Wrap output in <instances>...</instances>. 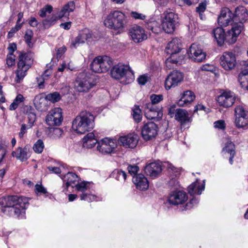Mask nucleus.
<instances>
[{"mask_svg": "<svg viewBox=\"0 0 248 248\" xmlns=\"http://www.w3.org/2000/svg\"><path fill=\"white\" fill-rule=\"evenodd\" d=\"M29 204L28 198L17 196H8L0 199L1 212L6 215L14 217H18L24 213Z\"/></svg>", "mask_w": 248, "mask_h": 248, "instance_id": "obj_1", "label": "nucleus"}, {"mask_svg": "<svg viewBox=\"0 0 248 248\" xmlns=\"http://www.w3.org/2000/svg\"><path fill=\"white\" fill-rule=\"evenodd\" d=\"M248 17L247 10L243 6L237 7L233 14L234 24L231 30L229 31L227 40L230 43H234L237 37L243 30V22L247 20Z\"/></svg>", "mask_w": 248, "mask_h": 248, "instance_id": "obj_2", "label": "nucleus"}, {"mask_svg": "<svg viewBox=\"0 0 248 248\" xmlns=\"http://www.w3.org/2000/svg\"><path fill=\"white\" fill-rule=\"evenodd\" d=\"M94 119L91 112L82 111L73 121L72 128L76 133L83 134L93 128Z\"/></svg>", "mask_w": 248, "mask_h": 248, "instance_id": "obj_3", "label": "nucleus"}, {"mask_svg": "<svg viewBox=\"0 0 248 248\" xmlns=\"http://www.w3.org/2000/svg\"><path fill=\"white\" fill-rule=\"evenodd\" d=\"M17 68L16 70L15 81L20 83L27 75V71L33 62V54L31 51H19Z\"/></svg>", "mask_w": 248, "mask_h": 248, "instance_id": "obj_4", "label": "nucleus"}, {"mask_svg": "<svg viewBox=\"0 0 248 248\" xmlns=\"http://www.w3.org/2000/svg\"><path fill=\"white\" fill-rule=\"evenodd\" d=\"M126 23L125 15L119 11L110 13L104 21L105 26L112 30L116 34L124 31Z\"/></svg>", "mask_w": 248, "mask_h": 248, "instance_id": "obj_5", "label": "nucleus"}, {"mask_svg": "<svg viewBox=\"0 0 248 248\" xmlns=\"http://www.w3.org/2000/svg\"><path fill=\"white\" fill-rule=\"evenodd\" d=\"M181 49V42L178 38H173L168 44L165 51L168 54L170 55L166 61V65L168 68H173L171 64H177L183 59V56H179L178 54Z\"/></svg>", "mask_w": 248, "mask_h": 248, "instance_id": "obj_6", "label": "nucleus"}, {"mask_svg": "<svg viewBox=\"0 0 248 248\" xmlns=\"http://www.w3.org/2000/svg\"><path fill=\"white\" fill-rule=\"evenodd\" d=\"M111 77L116 79H123L125 84L133 81L135 76L133 71L128 65L119 63L113 66L111 70Z\"/></svg>", "mask_w": 248, "mask_h": 248, "instance_id": "obj_7", "label": "nucleus"}, {"mask_svg": "<svg viewBox=\"0 0 248 248\" xmlns=\"http://www.w3.org/2000/svg\"><path fill=\"white\" fill-rule=\"evenodd\" d=\"M113 64L110 57L107 56H98L93 61L91 68L95 73H104L107 72Z\"/></svg>", "mask_w": 248, "mask_h": 248, "instance_id": "obj_8", "label": "nucleus"}, {"mask_svg": "<svg viewBox=\"0 0 248 248\" xmlns=\"http://www.w3.org/2000/svg\"><path fill=\"white\" fill-rule=\"evenodd\" d=\"M162 20V26L163 30L168 33H172L178 22V16L172 12L165 11Z\"/></svg>", "mask_w": 248, "mask_h": 248, "instance_id": "obj_9", "label": "nucleus"}, {"mask_svg": "<svg viewBox=\"0 0 248 248\" xmlns=\"http://www.w3.org/2000/svg\"><path fill=\"white\" fill-rule=\"evenodd\" d=\"M95 85L93 78L88 76H79L75 82V89L79 93L88 92Z\"/></svg>", "mask_w": 248, "mask_h": 248, "instance_id": "obj_10", "label": "nucleus"}, {"mask_svg": "<svg viewBox=\"0 0 248 248\" xmlns=\"http://www.w3.org/2000/svg\"><path fill=\"white\" fill-rule=\"evenodd\" d=\"M235 124L239 128H244L248 125V111L241 106H238L235 108Z\"/></svg>", "mask_w": 248, "mask_h": 248, "instance_id": "obj_11", "label": "nucleus"}, {"mask_svg": "<svg viewBox=\"0 0 248 248\" xmlns=\"http://www.w3.org/2000/svg\"><path fill=\"white\" fill-rule=\"evenodd\" d=\"M63 120L62 109L60 108H56L51 110L46 117V123L52 126L60 125Z\"/></svg>", "mask_w": 248, "mask_h": 248, "instance_id": "obj_12", "label": "nucleus"}, {"mask_svg": "<svg viewBox=\"0 0 248 248\" xmlns=\"http://www.w3.org/2000/svg\"><path fill=\"white\" fill-rule=\"evenodd\" d=\"M236 98L234 93L230 91H225L218 96L217 101L220 106L229 108L232 106Z\"/></svg>", "mask_w": 248, "mask_h": 248, "instance_id": "obj_13", "label": "nucleus"}, {"mask_svg": "<svg viewBox=\"0 0 248 248\" xmlns=\"http://www.w3.org/2000/svg\"><path fill=\"white\" fill-rule=\"evenodd\" d=\"M220 65L225 70H231L236 64V58L231 52H225L220 57Z\"/></svg>", "mask_w": 248, "mask_h": 248, "instance_id": "obj_14", "label": "nucleus"}, {"mask_svg": "<svg viewBox=\"0 0 248 248\" xmlns=\"http://www.w3.org/2000/svg\"><path fill=\"white\" fill-rule=\"evenodd\" d=\"M158 127L154 122L145 124L141 130V135L145 140H149L155 137L157 134Z\"/></svg>", "mask_w": 248, "mask_h": 248, "instance_id": "obj_15", "label": "nucleus"}, {"mask_svg": "<svg viewBox=\"0 0 248 248\" xmlns=\"http://www.w3.org/2000/svg\"><path fill=\"white\" fill-rule=\"evenodd\" d=\"M188 57L195 62H200L206 58V54L201 47L196 44L191 45L187 51Z\"/></svg>", "mask_w": 248, "mask_h": 248, "instance_id": "obj_16", "label": "nucleus"}, {"mask_svg": "<svg viewBox=\"0 0 248 248\" xmlns=\"http://www.w3.org/2000/svg\"><path fill=\"white\" fill-rule=\"evenodd\" d=\"M145 116L148 119L159 121L162 116V112L160 108L153 105L152 104H145L144 105Z\"/></svg>", "mask_w": 248, "mask_h": 248, "instance_id": "obj_17", "label": "nucleus"}, {"mask_svg": "<svg viewBox=\"0 0 248 248\" xmlns=\"http://www.w3.org/2000/svg\"><path fill=\"white\" fill-rule=\"evenodd\" d=\"M218 23L221 26H227L229 25L233 26L234 24L233 14L229 8L222 9L218 17Z\"/></svg>", "mask_w": 248, "mask_h": 248, "instance_id": "obj_18", "label": "nucleus"}, {"mask_svg": "<svg viewBox=\"0 0 248 248\" xmlns=\"http://www.w3.org/2000/svg\"><path fill=\"white\" fill-rule=\"evenodd\" d=\"M183 79L182 73L178 71H173L167 77L165 81V88L169 90L177 86Z\"/></svg>", "mask_w": 248, "mask_h": 248, "instance_id": "obj_19", "label": "nucleus"}, {"mask_svg": "<svg viewBox=\"0 0 248 248\" xmlns=\"http://www.w3.org/2000/svg\"><path fill=\"white\" fill-rule=\"evenodd\" d=\"M129 34L132 40L136 43L141 42L147 38L144 29L138 25L132 27L129 29Z\"/></svg>", "mask_w": 248, "mask_h": 248, "instance_id": "obj_20", "label": "nucleus"}, {"mask_svg": "<svg viewBox=\"0 0 248 248\" xmlns=\"http://www.w3.org/2000/svg\"><path fill=\"white\" fill-rule=\"evenodd\" d=\"M92 37L91 31L88 29L82 30L78 36L71 41V47L76 48L80 45L83 44L89 39Z\"/></svg>", "mask_w": 248, "mask_h": 248, "instance_id": "obj_21", "label": "nucleus"}, {"mask_svg": "<svg viewBox=\"0 0 248 248\" xmlns=\"http://www.w3.org/2000/svg\"><path fill=\"white\" fill-rule=\"evenodd\" d=\"M188 199L186 193L183 191H177L172 192L168 198L170 204L176 205L182 204Z\"/></svg>", "mask_w": 248, "mask_h": 248, "instance_id": "obj_22", "label": "nucleus"}, {"mask_svg": "<svg viewBox=\"0 0 248 248\" xmlns=\"http://www.w3.org/2000/svg\"><path fill=\"white\" fill-rule=\"evenodd\" d=\"M115 147V144L112 140L105 138L98 141L97 149L102 153L109 154L112 152Z\"/></svg>", "mask_w": 248, "mask_h": 248, "instance_id": "obj_23", "label": "nucleus"}, {"mask_svg": "<svg viewBox=\"0 0 248 248\" xmlns=\"http://www.w3.org/2000/svg\"><path fill=\"white\" fill-rule=\"evenodd\" d=\"M139 141L138 136L135 134H130L119 138V142L125 148H135Z\"/></svg>", "mask_w": 248, "mask_h": 248, "instance_id": "obj_24", "label": "nucleus"}, {"mask_svg": "<svg viewBox=\"0 0 248 248\" xmlns=\"http://www.w3.org/2000/svg\"><path fill=\"white\" fill-rule=\"evenodd\" d=\"M145 172L147 175L154 178L158 176L162 171L161 164L158 162H152L147 164L144 168Z\"/></svg>", "mask_w": 248, "mask_h": 248, "instance_id": "obj_25", "label": "nucleus"}, {"mask_svg": "<svg viewBox=\"0 0 248 248\" xmlns=\"http://www.w3.org/2000/svg\"><path fill=\"white\" fill-rule=\"evenodd\" d=\"M175 120L179 122L181 125H184L192 121L187 111L182 108H177L175 112Z\"/></svg>", "mask_w": 248, "mask_h": 248, "instance_id": "obj_26", "label": "nucleus"}, {"mask_svg": "<svg viewBox=\"0 0 248 248\" xmlns=\"http://www.w3.org/2000/svg\"><path fill=\"white\" fill-rule=\"evenodd\" d=\"M195 98V94L192 92L188 90L185 91L178 101L177 104L182 107L187 106L194 101Z\"/></svg>", "mask_w": 248, "mask_h": 248, "instance_id": "obj_27", "label": "nucleus"}, {"mask_svg": "<svg viewBox=\"0 0 248 248\" xmlns=\"http://www.w3.org/2000/svg\"><path fill=\"white\" fill-rule=\"evenodd\" d=\"M133 182L137 188L141 190H146L149 187V183L147 178L142 174H138L134 176Z\"/></svg>", "mask_w": 248, "mask_h": 248, "instance_id": "obj_28", "label": "nucleus"}, {"mask_svg": "<svg viewBox=\"0 0 248 248\" xmlns=\"http://www.w3.org/2000/svg\"><path fill=\"white\" fill-rule=\"evenodd\" d=\"M12 154L13 157H16L22 162L27 160L31 156L30 150L27 147L23 148L18 147L16 151H13Z\"/></svg>", "mask_w": 248, "mask_h": 248, "instance_id": "obj_29", "label": "nucleus"}, {"mask_svg": "<svg viewBox=\"0 0 248 248\" xmlns=\"http://www.w3.org/2000/svg\"><path fill=\"white\" fill-rule=\"evenodd\" d=\"M214 36L219 46H222L225 40L229 44H233V43H230L227 40V37L229 35L225 36L224 31L222 27H217L213 31Z\"/></svg>", "mask_w": 248, "mask_h": 248, "instance_id": "obj_30", "label": "nucleus"}, {"mask_svg": "<svg viewBox=\"0 0 248 248\" xmlns=\"http://www.w3.org/2000/svg\"><path fill=\"white\" fill-rule=\"evenodd\" d=\"M204 188V181H203V184L200 185L199 180L197 179L188 187L187 190L190 195L193 196L196 194H201Z\"/></svg>", "mask_w": 248, "mask_h": 248, "instance_id": "obj_31", "label": "nucleus"}, {"mask_svg": "<svg viewBox=\"0 0 248 248\" xmlns=\"http://www.w3.org/2000/svg\"><path fill=\"white\" fill-rule=\"evenodd\" d=\"M83 145L84 147L91 148L93 147L96 143L98 144V141L95 138L93 133H89L87 134L82 139Z\"/></svg>", "mask_w": 248, "mask_h": 248, "instance_id": "obj_32", "label": "nucleus"}, {"mask_svg": "<svg viewBox=\"0 0 248 248\" xmlns=\"http://www.w3.org/2000/svg\"><path fill=\"white\" fill-rule=\"evenodd\" d=\"M75 5L73 1H71L65 4L58 13V17L60 19L64 16H68L69 13L74 11Z\"/></svg>", "mask_w": 248, "mask_h": 248, "instance_id": "obj_33", "label": "nucleus"}, {"mask_svg": "<svg viewBox=\"0 0 248 248\" xmlns=\"http://www.w3.org/2000/svg\"><path fill=\"white\" fill-rule=\"evenodd\" d=\"M63 181L65 182L66 188L69 186L74 187L78 182V176L73 172H68L63 177Z\"/></svg>", "mask_w": 248, "mask_h": 248, "instance_id": "obj_34", "label": "nucleus"}, {"mask_svg": "<svg viewBox=\"0 0 248 248\" xmlns=\"http://www.w3.org/2000/svg\"><path fill=\"white\" fill-rule=\"evenodd\" d=\"M238 78L241 87L248 90V69H243L239 73Z\"/></svg>", "mask_w": 248, "mask_h": 248, "instance_id": "obj_35", "label": "nucleus"}, {"mask_svg": "<svg viewBox=\"0 0 248 248\" xmlns=\"http://www.w3.org/2000/svg\"><path fill=\"white\" fill-rule=\"evenodd\" d=\"M26 115L28 119V124L33 126L36 120V114L34 109L31 106H27Z\"/></svg>", "mask_w": 248, "mask_h": 248, "instance_id": "obj_36", "label": "nucleus"}, {"mask_svg": "<svg viewBox=\"0 0 248 248\" xmlns=\"http://www.w3.org/2000/svg\"><path fill=\"white\" fill-rule=\"evenodd\" d=\"M111 175L113 178L121 182H124L127 176L125 171L118 169L114 170L112 172Z\"/></svg>", "mask_w": 248, "mask_h": 248, "instance_id": "obj_37", "label": "nucleus"}, {"mask_svg": "<svg viewBox=\"0 0 248 248\" xmlns=\"http://www.w3.org/2000/svg\"><path fill=\"white\" fill-rule=\"evenodd\" d=\"M228 142L226 143L225 147L223 149V151H225L230 154V155H235V147L233 143L231 141V140H233L235 141L233 137H230L228 138Z\"/></svg>", "mask_w": 248, "mask_h": 248, "instance_id": "obj_38", "label": "nucleus"}, {"mask_svg": "<svg viewBox=\"0 0 248 248\" xmlns=\"http://www.w3.org/2000/svg\"><path fill=\"white\" fill-rule=\"evenodd\" d=\"M51 71L49 69L45 70L44 74L42 76L39 78H37V83L38 87L40 89H42L44 87V82L46 80H47L50 75L51 74Z\"/></svg>", "mask_w": 248, "mask_h": 248, "instance_id": "obj_39", "label": "nucleus"}, {"mask_svg": "<svg viewBox=\"0 0 248 248\" xmlns=\"http://www.w3.org/2000/svg\"><path fill=\"white\" fill-rule=\"evenodd\" d=\"M80 198L82 201H85L88 202L97 201L99 200V198L96 196L86 192L81 193L80 195Z\"/></svg>", "mask_w": 248, "mask_h": 248, "instance_id": "obj_40", "label": "nucleus"}, {"mask_svg": "<svg viewBox=\"0 0 248 248\" xmlns=\"http://www.w3.org/2000/svg\"><path fill=\"white\" fill-rule=\"evenodd\" d=\"M90 185L91 184L89 182L83 181L80 183L78 182L75 187L78 191H80L82 193L90 188Z\"/></svg>", "mask_w": 248, "mask_h": 248, "instance_id": "obj_41", "label": "nucleus"}, {"mask_svg": "<svg viewBox=\"0 0 248 248\" xmlns=\"http://www.w3.org/2000/svg\"><path fill=\"white\" fill-rule=\"evenodd\" d=\"M133 111V118L137 123H139L141 121L142 118V114L141 110L138 106H135Z\"/></svg>", "mask_w": 248, "mask_h": 248, "instance_id": "obj_42", "label": "nucleus"}, {"mask_svg": "<svg viewBox=\"0 0 248 248\" xmlns=\"http://www.w3.org/2000/svg\"><path fill=\"white\" fill-rule=\"evenodd\" d=\"M45 98L46 100L54 103L59 101L61 99V96L59 93L54 92L47 94Z\"/></svg>", "mask_w": 248, "mask_h": 248, "instance_id": "obj_43", "label": "nucleus"}, {"mask_svg": "<svg viewBox=\"0 0 248 248\" xmlns=\"http://www.w3.org/2000/svg\"><path fill=\"white\" fill-rule=\"evenodd\" d=\"M147 28L148 30H151L153 32L155 33H157L160 31L159 24L155 20L151 21L147 23Z\"/></svg>", "mask_w": 248, "mask_h": 248, "instance_id": "obj_44", "label": "nucleus"}, {"mask_svg": "<svg viewBox=\"0 0 248 248\" xmlns=\"http://www.w3.org/2000/svg\"><path fill=\"white\" fill-rule=\"evenodd\" d=\"M24 99V98L22 95L20 94L17 95L13 102L10 105L9 109L11 110L16 109L17 108L18 105L23 101Z\"/></svg>", "mask_w": 248, "mask_h": 248, "instance_id": "obj_45", "label": "nucleus"}, {"mask_svg": "<svg viewBox=\"0 0 248 248\" xmlns=\"http://www.w3.org/2000/svg\"><path fill=\"white\" fill-rule=\"evenodd\" d=\"M23 17V13L22 12H20L18 13L17 15V20L16 22V24L14 28H13L11 31L9 32V34L11 33V32H12L13 33L16 32L17 31H18L22 27L23 25V23H20Z\"/></svg>", "mask_w": 248, "mask_h": 248, "instance_id": "obj_46", "label": "nucleus"}, {"mask_svg": "<svg viewBox=\"0 0 248 248\" xmlns=\"http://www.w3.org/2000/svg\"><path fill=\"white\" fill-rule=\"evenodd\" d=\"M44 148V144L42 140H38L33 146L34 151L37 154L41 153Z\"/></svg>", "mask_w": 248, "mask_h": 248, "instance_id": "obj_47", "label": "nucleus"}, {"mask_svg": "<svg viewBox=\"0 0 248 248\" xmlns=\"http://www.w3.org/2000/svg\"><path fill=\"white\" fill-rule=\"evenodd\" d=\"M163 99V96L162 94H152L150 95L151 103H147V104H152L155 106V104L159 103Z\"/></svg>", "mask_w": 248, "mask_h": 248, "instance_id": "obj_48", "label": "nucleus"}, {"mask_svg": "<svg viewBox=\"0 0 248 248\" xmlns=\"http://www.w3.org/2000/svg\"><path fill=\"white\" fill-rule=\"evenodd\" d=\"M53 8L50 5H47L43 8L41 9L39 11V16L41 17H46V12L50 14L52 11Z\"/></svg>", "mask_w": 248, "mask_h": 248, "instance_id": "obj_49", "label": "nucleus"}, {"mask_svg": "<svg viewBox=\"0 0 248 248\" xmlns=\"http://www.w3.org/2000/svg\"><path fill=\"white\" fill-rule=\"evenodd\" d=\"M32 127V125L29 124H22L20 129V132L18 133L19 138L20 139L22 138L24 136V135L26 133L27 130Z\"/></svg>", "mask_w": 248, "mask_h": 248, "instance_id": "obj_50", "label": "nucleus"}, {"mask_svg": "<svg viewBox=\"0 0 248 248\" xmlns=\"http://www.w3.org/2000/svg\"><path fill=\"white\" fill-rule=\"evenodd\" d=\"M33 36V32L31 30H27L26 31L24 38L26 43L30 46L31 43V40Z\"/></svg>", "mask_w": 248, "mask_h": 248, "instance_id": "obj_51", "label": "nucleus"}, {"mask_svg": "<svg viewBox=\"0 0 248 248\" xmlns=\"http://www.w3.org/2000/svg\"><path fill=\"white\" fill-rule=\"evenodd\" d=\"M6 63L9 67L15 64V56L13 54H9L7 56Z\"/></svg>", "mask_w": 248, "mask_h": 248, "instance_id": "obj_52", "label": "nucleus"}, {"mask_svg": "<svg viewBox=\"0 0 248 248\" xmlns=\"http://www.w3.org/2000/svg\"><path fill=\"white\" fill-rule=\"evenodd\" d=\"M207 0H203L199 4V6L196 8V11L198 13L200 14L201 13H203L205 10L207 6Z\"/></svg>", "mask_w": 248, "mask_h": 248, "instance_id": "obj_53", "label": "nucleus"}, {"mask_svg": "<svg viewBox=\"0 0 248 248\" xmlns=\"http://www.w3.org/2000/svg\"><path fill=\"white\" fill-rule=\"evenodd\" d=\"M127 170L131 175L135 176L139 170V168L137 165H129L127 167Z\"/></svg>", "mask_w": 248, "mask_h": 248, "instance_id": "obj_54", "label": "nucleus"}, {"mask_svg": "<svg viewBox=\"0 0 248 248\" xmlns=\"http://www.w3.org/2000/svg\"><path fill=\"white\" fill-rule=\"evenodd\" d=\"M35 191L36 193L45 194L47 193L46 189L42 185L37 184L35 186Z\"/></svg>", "mask_w": 248, "mask_h": 248, "instance_id": "obj_55", "label": "nucleus"}, {"mask_svg": "<svg viewBox=\"0 0 248 248\" xmlns=\"http://www.w3.org/2000/svg\"><path fill=\"white\" fill-rule=\"evenodd\" d=\"M130 14L131 16L136 19L144 20L146 17L145 15L136 12H132Z\"/></svg>", "mask_w": 248, "mask_h": 248, "instance_id": "obj_56", "label": "nucleus"}, {"mask_svg": "<svg viewBox=\"0 0 248 248\" xmlns=\"http://www.w3.org/2000/svg\"><path fill=\"white\" fill-rule=\"evenodd\" d=\"M214 126L218 129H224L225 127V124L224 121H217L214 123Z\"/></svg>", "mask_w": 248, "mask_h": 248, "instance_id": "obj_57", "label": "nucleus"}, {"mask_svg": "<svg viewBox=\"0 0 248 248\" xmlns=\"http://www.w3.org/2000/svg\"><path fill=\"white\" fill-rule=\"evenodd\" d=\"M66 50V48L64 46L59 48L57 51L56 53L57 58H60L65 53Z\"/></svg>", "mask_w": 248, "mask_h": 248, "instance_id": "obj_58", "label": "nucleus"}, {"mask_svg": "<svg viewBox=\"0 0 248 248\" xmlns=\"http://www.w3.org/2000/svg\"><path fill=\"white\" fill-rule=\"evenodd\" d=\"M147 80H148L147 76H146L145 75L140 76L138 78V81L139 83L142 85L145 84V83L147 82Z\"/></svg>", "mask_w": 248, "mask_h": 248, "instance_id": "obj_59", "label": "nucleus"}, {"mask_svg": "<svg viewBox=\"0 0 248 248\" xmlns=\"http://www.w3.org/2000/svg\"><path fill=\"white\" fill-rule=\"evenodd\" d=\"M6 154V149L0 145V163L2 161Z\"/></svg>", "mask_w": 248, "mask_h": 248, "instance_id": "obj_60", "label": "nucleus"}, {"mask_svg": "<svg viewBox=\"0 0 248 248\" xmlns=\"http://www.w3.org/2000/svg\"><path fill=\"white\" fill-rule=\"evenodd\" d=\"M47 169L49 171H51L56 174H60L61 172L60 169L58 167L49 166Z\"/></svg>", "mask_w": 248, "mask_h": 248, "instance_id": "obj_61", "label": "nucleus"}, {"mask_svg": "<svg viewBox=\"0 0 248 248\" xmlns=\"http://www.w3.org/2000/svg\"><path fill=\"white\" fill-rule=\"evenodd\" d=\"M71 22H67L64 23H62L60 24V26L64 29V30H68L70 29L71 27Z\"/></svg>", "mask_w": 248, "mask_h": 248, "instance_id": "obj_62", "label": "nucleus"}, {"mask_svg": "<svg viewBox=\"0 0 248 248\" xmlns=\"http://www.w3.org/2000/svg\"><path fill=\"white\" fill-rule=\"evenodd\" d=\"M55 21V19L48 20L45 19L43 21V24L44 26L46 27H48L53 24V22Z\"/></svg>", "mask_w": 248, "mask_h": 248, "instance_id": "obj_63", "label": "nucleus"}, {"mask_svg": "<svg viewBox=\"0 0 248 248\" xmlns=\"http://www.w3.org/2000/svg\"><path fill=\"white\" fill-rule=\"evenodd\" d=\"M29 24L31 27H35L38 25V22L36 19L34 17H31L29 22Z\"/></svg>", "mask_w": 248, "mask_h": 248, "instance_id": "obj_64", "label": "nucleus"}]
</instances>
